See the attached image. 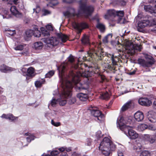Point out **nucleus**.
Masks as SVG:
<instances>
[{
  "label": "nucleus",
  "mask_w": 156,
  "mask_h": 156,
  "mask_svg": "<svg viewBox=\"0 0 156 156\" xmlns=\"http://www.w3.org/2000/svg\"><path fill=\"white\" fill-rule=\"evenodd\" d=\"M81 42L83 44H88L90 43L89 37L86 35H84L81 39Z\"/></svg>",
  "instance_id": "30"
},
{
  "label": "nucleus",
  "mask_w": 156,
  "mask_h": 156,
  "mask_svg": "<svg viewBox=\"0 0 156 156\" xmlns=\"http://www.w3.org/2000/svg\"><path fill=\"white\" fill-rule=\"evenodd\" d=\"M66 151L67 152H69L71 151V147H69L68 148H65Z\"/></svg>",
  "instance_id": "63"
},
{
  "label": "nucleus",
  "mask_w": 156,
  "mask_h": 156,
  "mask_svg": "<svg viewBox=\"0 0 156 156\" xmlns=\"http://www.w3.org/2000/svg\"><path fill=\"white\" fill-rule=\"evenodd\" d=\"M63 14L65 16L69 18L71 16V13L69 11H66L63 12Z\"/></svg>",
  "instance_id": "51"
},
{
  "label": "nucleus",
  "mask_w": 156,
  "mask_h": 156,
  "mask_svg": "<svg viewBox=\"0 0 156 156\" xmlns=\"http://www.w3.org/2000/svg\"><path fill=\"white\" fill-rule=\"evenodd\" d=\"M68 69L67 66L64 64H62L58 68L59 74H60L62 77H63L65 73H66Z\"/></svg>",
  "instance_id": "14"
},
{
  "label": "nucleus",
  "mask_w": 156,
  "mask_h": 156,
  "mask_svg": "<svg viewBox=\"0 0 156 156\" xmlns=\"http://www.w3.org/2000/svg\"><path fill=\"white\" fill-rule=\"evenodd\" d=\"M116 16H117L120 17L118 20L119 22H120V21L122 20V17L124 16V12L123 11H116Z\"/></svg>",
  "instance_id": "31"
},
{
  "label": "nucleus",
  "mask_w": 156,
  "mask_h": 156,
  "mask_svg": "<svg viewBox=\"0 0 156 156\" xmlns=\"http://www.w3.org/2000/svg\"><path fill=\"white\" fill-rule=\"evenodd\" d=\"M138 26L140 28H144L147 26H150V18L139 21L138 23Z\"/></svg>",
  "instance_id": "13"
},
{
  "label": "nucleus",
  "mask_w": 156,
  "mask_h": 156,
  "mask_svg": "<svg viewBox=\"0 0 156 156\" xmlns=\"http://www.w3.org/2000/svg\"><path fill=\"white\" fill-rule=\"evenodd\" d=\"M116 2L119 3V5L121 6L125 5L126 4V2L125 1H116Z\"/></svg>",
  "instance_id": "50"
},
{
  "label": "nucleus",
  "mask_w": 156,
  "mask_h": 156,
  "mask_svg": "<svg viewBox=\"0 0 156 156\" xmlns=\"http://www.w3.org/2000/svg\"><path fill=\"white\" fill-rule=\"evenodd\" d=\"M12 68L7 66L4 64L0 66V71L3 73H6L9 71H11Z\"/></svg>",
  "instance_id": "22"
},
{
  "label": "nucleus",
  "mask_w": 156,
  "mask_h": 156,
  "mask_svg": "<svg viewBox=\"0 0 156 156\" xmlns=\"http://www.w3.org/2000/svg\"><path fill=\"white\" fill-rule=\"evenodd\" d=\"M109 36H110L112 38V35L111 34H109L106 36H105L103 39L102 41L103 43L105 44L107 43L108 42V38Z\"/></svg>",
  "instance_id": "39"
},
{
  "label": "nucleus",
  "mask_w": 156,
  "mask_h": 156,
  "mask_svg": "<svg viewBox=\"0 0 156 156\" xmlns=\"http://www.w3.org/2000/svg\"><path fill=\"white\" fill-rule=\"evenodd\" d=\"M23 48L24 46L20 44L16 46L14 49L16 50H22L23 49Z\"/></svg>",
  "instance_id": "47"
},
{
  "label": "nucleus",
  "mask_w": 156,
  "mask_h": 156,
  "mask_svg": "<svg viewBox=\"0 0 156 156\" xmlns=\"http://www.w3.org/2000/svg\"><path fill=\"white\" fill-rule=\"evenodd\" d=\"M10 10L12 14L16 17L19 16L20 15L21 16L22 15L19 12L16 6H12L10 8Z\"/></svg>",
  "instance_id": "18"
},
{
  "label": "nucleus",
  "mask_w": 156,
  "mask_h": 156,
  "mask_svg": "<svg viewBox=\"0 0 156 156\" xmlns=\"http://www.w3.org/2000/svg\"><path fill=\"white\" fill-rule=\"evenodd\" d=\"M41 32L39 30L34 32V35L35 37H39L41 36Z\"/></svg>",
  "instance_id": "43"
},
{
  "label": "nucleus",
  "mask_w": 156,
  "mask_h": 156,
  "mask_svg": "<svg viewBox=\"0 0 156 156\" xmlns=\"http://www.w3.org/2000/svg\"><path fill=\"white\" fill-rule=\"evenodd\" d=\"M46 29L48 30H53V28L52 26L48 24L46 26Z\"/></svg>",
  "instance_id": "53"
},
{
  "label": "nucleus",
  "mask_w": 156,
  "mask_h": 156,
  "mask_svg": "<svg viewBox=\"0 0 156 156\" xmlns=\"http://www.w3.org/2000/svg\"><path fill=\"white\" fill-rule=\"evenodd\" d=\"M43 15L44 16H45L48 14H49L50 13L49 11L45 9H44L43 10Z\"/></svg>",
  "instance_id": "54"
},
{
  "label": "nucleus",
  "mask_w": 156,
  "mask_h": 156,
  "mask_svg": "<svg viewBox=\"0 0 156 156\" xmlns=\"http://www.w3.org/2000/svg\"><path fill=\"white\" fill-rule=\"evenodd\" d=\"M77 97L80 101H87L88 97L87 94H84L82 93L78 94L77 95Z\"/></svg>",
  "instance_id": "21"
},
{
  "label": "nucleus",
  "mask_w": 156,
  "mask_h": 156,
  "mask_svg": "<svg viewBox=\"0 0 156 156\" xmlns=\"http://www.w3.org/2000/svg\"><path fill=\"white\" fill-rule=\"evenodd\" d=\"M83 1H80V10L78 14L82 13L84 14L86 17L91 16L94 11V8L90 5L87 6L85 3H83Z\"/></svg>",
  "instance_id": "4"
},
{
  "label": "nucleus",
  "mask_w": 156,
  "mask_h": 156,
  "mask_svg": "<svg viewBox=\"0 0 156 156\" xmlns=\"http://www.w3.org/2000/svg\"><path fill=\"white\" fill-rule=\"evenodd\" d=\"M116 11L114 9L108 10L107 11V15H105V18H107L108 16H116Z\"/></svg>",
  "instance_id": "24"
},
{
  "label": "nucleus",
  "mask_w": 156,
  "mask_h": 156,
  "mask_svg": "<svg viewBox=\"0 0 156 156\" xmlns=\"http://www.w3.org/2000/svg\"><path fill=\"white\" fill-rule=\"evenodd\" d=\"M156 136L155 135L145 134L144 135V140L149 142L152 144L154 143L156 141Z\"/></svg>",
  "instance_id": "12"
},
{
  "label": "nucleus",
  "mask_w": 156,
  "mask_h": 156,
  "mask_svg": "<svg viewBox=\"0 0 156 156\" xmlns=\"http://www.w3.org/2000/svg\"><path fill=\"white\" fill-rule=\"evenodd\" d=\"M29 138L31 140H33L34 139V136L33 135H31V134L28 136Z\"/></svg>",
  "instance_id": "58"
},
{
  "label": "nucleus",
  "mask_w": 156,
  "mask_h": 156,
  "mask_svg": "<svg viewBox=\"0 0 156 156\" xmlns=\"http://www.w3.org/2000/svg\"><path fill=\"white\" fill-rule=\"evenodd\" d=\"M51 124L52 125L56 127H58L61 125L60 122H55L53 119L51 120Z\"/></svg>",
  "instance_id": "46"
},
{
  "label": "nucleus",
  "mask_w": 156,
  "mask_h": 156,
  "mask_svg": "<svg viewBox=\"0 0 156 156\" xmlns=\"http://www.w3.org/2000/svg\"><path fill=\"white\" fill-rule=\"evenodd\" d=\"M138 103L142 106L148 107L152 105V102L147 98H141L138 100Z\"/></svg>",
  "instance_id": "10"
},
{
  "label": "nucleus",
  "mask_w": 156,
  "mask_h": 156,
  "mask_svg": "<svg viewBox=\"0 0 156 156\" xmlns=\"http://www.w3.org/2000/svg\"><path fill=\"white\" fill-rule=\"evenodd\" d=\"M151 152L148 151L144 150L141 152L139 156H151Z\"/></svg>",
  "instance_id": "33"
},
{
  "label": "nucleus",
  "mask_w": 156,
  "mask_h": 156,
  "mask_svg": "<svg viewBox=\"0 0 156 156\" xmlns=\"http://www.w3.org/2000/svg\"><path fill=\"white\" fill-rule=\"evenodd\" d=\"M76 101V98L75 97L71 98L68 99V103L70 105L74 104Z\"/></svg>",
  "instance_id": "37"
},
{
  "label": "nucleus",
  "mask_w": 156,
  "mask_h": 156,
  "mask_svg": "<svg viewBox=\"0 0 156 156\" xmlns=\"http://www.w3.org/2000/svg\"><path fill=\"white\" fill-rule=\"evenodd\" d=\"M55 74V72L53 70H51L49 71L45 75V78H51Z\"/></svg>",
  "instance_id": "36"
},
{
  "label": "nucleus",
  "mask_w": 156,
  "mask_h": 156,
  "mask_svg": "<svg viewBox=\"0 0 156 156\" xmlns=\"http://www.w3.org/2000/svg\"><path fill=\"white\" fill-rule=\"evenodd\" d=\"M60 156H68V155L66 152H64L62 153Z\"/></svg>",
  "instance_id": "62"
},
{
  "label": "nucleus",
  "mask_w": 156,
  "mask_h": 156,
  "mask_svg": "<svg viewBox=\"0 0 156 156\" xmlns=\"http://www.w3.org/2000/svg\"><path fill=\"white\" fill-rule=\"evenodd\" d=\"M7 34L11 36H13L16 34L15 30H6Z\"/></svg>",
  "instance_id": "38"
},
{
  "label": "nucleus",
  "mask_w": 156,
  "mask_h": 156,
  "mask_svg": "<svg viewBox=\"0 0 156 156\" xmlns=\"http://www.w3.org/2000/svg\"><path fill=\"white\" fill-rule=\"evenodd\" d=\"M153 106L154 109H156V99L154 100L153 102Z\"/></svg>",
  "instance_id": "60"
},
{
  "label": "nucleus",
  "mask_w": 156,
  "mask_h": 156,
  "mask_svg": "<svg viewBox=\"0 0 156 156\" xmlns=\"http://www.w3.org/2000/svg\"><path fill=\"white\" fill-rule=\"evenodd\" d=\"M156 25V19H151L150 18V26Z\"/></svg>",
  "instance_id": "40"
},
{
  "label": "nucleus",
  "mask_w": 156,
  "mask_h": 156,
  "mask_svg": "<svg viewBox=\"0 0 156 156\" xmlns=\"http://www.w3.org/2000/svg\"><path fill=\"white\" fill-rule=\"evenodd\" d=\"M125 123V121L123 117H121L119 119H117L116 122L117 127L124 132H126V130L127 128H129V126L126 125Z\"/></svg>",
  "instance_id": "7"
},
{
  "label": "nucleus",
  "mask_w": 156,
  "mask_h": 156,
  "mask_svg": "<svg viewBox=\"0 0 156 156\" xmlns=\"http://www.w3.org/2000/svg\"><path fill=\"white\" fill-rule=\"evenodd\" d=\"M34 30H29L25 32V34L27 37H31L33 35H34Z\"/></svg>",
  "instance_id": "35"
},
{
  "label": "nucleus",
  "mask_w": 156,
  "mask_h": 156,
  "mask_svg": "<svg viewBox=\"0 0 156 156\" xmlns=\"http://www.w3.org/2000/svg\"><path fill=\"white\" fill-rule=\"evenodd\" d=\"M80 66L79 65H76L74 67L75 69H79V71L75 72V73L73 70L69 71L66 83L62 87L63 91L61 95L62 97L66 98L71 95V90L73 85H75V88L77 91L86 89L87 88L84 86V85L80 83V76L86 78L92 76L98 77L101 80L100 82L101 83L106 79L105 76L100 72V68L98 65L95 66L94 67L91 66L90 67L89 66V69L88 71H83L84 69L82 68L80 70V68L81 67H80Z\"/></svg>",
  "instance_id": "1"
},
{
  "label": "nucleus",
  "mask_w": 156,
  "mask_h": 156,
  "mask_svg": "<svg viewBox=\"0 0 156 156\" xmlns=\"http://www.w3.org/2000/svg\"><path fill=\"white\" fill-rule=\"evenodd\" d=\"M142 49V48L140 45L136 47V49L138 50L139 51H141Z\"/></svg>",
  "instance_id": "61"
},
{
  "label": "nucleus",
  "mask_w": 156,
  "mask_h": 156,
  "mask_svg": "<svg viewBox=\"0 0 156 156\" xmlns=\"http://www.w3.org/2000/svg\"><path fill=\"white\" fill-rule=\"evenodd\" d=\"M59 151H60L61 152H62L64 151L65 150V148L63 147H60L58 149Z\"/></svg>",
  "instance_id": "59"
},
{
  "label": "nucleus",
  "mask_w": 156,
  "mask_h": 156,
  "mask_svg": "<svg viewBox=\"0 0 156 156\" xmlns=\"http://www.w3.org/2000/svg\"><path fill=\"white\" fill-rule=\"evenodd\" d=\"M74 60L73 57L70 55L68 58V61L71 63H72L74 61Z\"/></svg>",
  "instance_id": "52"
},
{
  "label": "nucleus",
  "mask_w": 156,
  "mask_h": 156,
  "mask_svg": "<svg viewBox=\"0 0 156 156\" xmlns=\"http://www.w3.org/2000/svg\"><path fill=\"white\" fill-rule=\"evenodd\" d=\"M88 110L90 111L91 115L97 118L98 120L102 121L104 118V115L96 107L91 106L89 107Z\"/></svg>",
  "instance_id": "6"
},
{
  "label": "nucleus",
  "mask_w": 156,
  "mask_h": 156,
  "mask_svg": "<svg viewBox=\"0 0 156 156\" xmlns=\"http://www.w3.org/2000/svg\"><path fill=\"white\" fill-rule=\"evenodd\" d=\"M59 153V151L58 150H54L51 151L50 153L51 156H57Z\"/></svg>",
  "instance_id": "45"
},
{
  "label": "nucleus",
  "mask_w": 156,
  "mask_h": 156,
  "mask_svg": "<svg viewBox=\"0 0 156 156\" xmlns=\"http://www.w3.org/2000/svg\"><path fill=\"white\" fill-rule=\"evenodd\" d=\"M74 28L77 30L80 33L83 29L89 28V25L86 22H82L80 23L74 22L72 23Z\"/></svg>",
  "instance_id": "8"
},
{
  "label": "nucleus",
  "mask_w": 156,
  "mask_h": 156,
  "mask_svg": "<svg viewBox=\"0 0 156 156\" xmlns=\"http://www.w3.org/2000/svg\"><path fill=\"white\" fill-rule=\"evenodd\" d=\"M58 37L61 39V41L62 42L65 43L67 40V36L62 33H58L57 34Z\"/></svg>",
  "instance_id": "26"
},
{
  "label": "nucleus",
  "mask_w": 156,
  "mask_h": 156,
  "mask_svg": "<svg viewBox=\"0 0 156 156\" xmlns=\"http://www.w3.org/2000/svg\"><path fill=\"white\" fill-rule=\"evenodd\" d=\"M134 117L135 120L138 122L142 121L144 119L143 113L140 111H137L134 115Z\"/></svg>",
  "instance_id": "16"
},
{
  "label": "nucleus",
  "mask_w": 156,
  "mask_h": 156,
  "mask_svg": "<svg viewBox=\"0 0 156 156\" xmlns=\"http://www.w3.org/2000/svg\"><path fill=\"white\" fill-rule=\"evenodd\" d=\"M126 132H124L130 139L134 140L137 138L139 136L138 134L134 130L131 129L130 126H129V128H127L126 130Z\"/></svg>",
  "instance_id": "9"
},
{
  "label": "nucleus",
  "mask_w": 156,
  "mask_h": 156,
  "mask_svg": "<svg viewBox=\"0 0 156 156\" xmlns=\"http://www.w3.org/2000/svg\"><path fill=\"white\" fill-rule=\"evenodd\" d=\"M33 30H34L33 32H34L35 31L38 30L37 26L36 25H34L33 27Z\"/></svg>",
  "instance_id": "57"
},
{
  "label": "nucleus",
  "mask_w": 156,
  "mask_h": 156,
  "mask_svg": "<svg viewBox=\"0 0 156 156\" xmlns=\"http://www.w3.org/2000/svg\"><path fill=\"white\" fill-rule=\"evenodd\" d=\"M26 80L27 83H29L30 81V79H32L33 78H31L28 76H26Z\"/></svg>",
  "instance_id": "56"
},
{
  "label": "nucleus",
  "mask_w": 156,
  "mask_h": 156,
  "mask_svg": "<svg viewBox=\"0 0 156 156\" xmlns=\"http://www.w3.org/2000/svg\"><path fill=\"white\" fill-rule=\"evenodd\" d=\"M102 133L101 131L99 130L96 133V136L98 139L100 138L102 136Z\"/></svg>",
  "instance_id": "44"
},
{
  "label": "nucleus",
  "mask_w": 156,
  "mask_h": 156,
  "mask_svg": "<svg viewBox=\"0 0 156 156\" xmlns=\"http://www.w3.org/2000/svg\"><path fill=\"white\" fill-rule=\"evenodd\" d=\"M2 118H4L7 119H9L11 121H13L16 119V117L14 116L13 115L11 114H3L1 116Z\"/></svg>",
  "instance_id": "19"
},
{
  "label": "nucleus",
  "mask_w": 156,
  "mask_h": 156,
  "mask_svg": "<svg viewBox=\"0 0 156 156\" xmlns=\"http://www.w3.org/2000/svg\"><path fill=\"white\" fill-rule=\"evenodd\" d=\"M41 81L40 80H36L34 84L37 88H41L42 85L44 84L46 82L44 78L41 79Z\"/></svg>",
  "instance_id": "23"
},
{
  "label": "nucleus",
  "mask_w": 156,
  "mask_h": 156,
  "mask_svg": "<svg viewBox=\"0 0 156 156\" xmlns=\"http://www.w3.org/2000/svg\"><path fill=\"white\" fill-rule=\"evenodd\" d=\"M105 56L110 58L111 62L107 64L105 67L106 70L115 73L117 70L116 66L120 60L119 58L113 55L104 52L103 49L99 47H95L90 48L87 54L83 57L84 59L89 61L101 60Z\"/></svg>",
  "instance_id": "2"
},
{
  "label": "nucleus",
  "mask_w": 156,
  "mask_h": 156,
  "mask_svg": "<svg viewBox=\"0 0 156 156\" xmlns=\"http://www.w3.org/2000/svg\"><path fill=\"white\" fill-rule=\"evenodd\" d=\"M151 7L149 5H145L144 6V8L146 10H149L151 9Z\"/></svg>",
  "instance_id": "55"
},
{
  "label": "nucleus",
  "mask_w": 156,
  "mask_h": 156,
  "mask_svg": "<svg viewBox=\"0 0 156 156\" xmlns=\"http://www.w3.org/2000/svg\"><path fill=\"white\" fill-rule=\"evenodd\" d=\"M150 121L152 122H156V113H154L150 118Z\"/></svg>",
  "instance_id": "42"
},
{
  "label": "nucleus",
  "mask_w": 156,
  "mask_h": 156,
  "mask_svg": "<svg viewBox=\"0 0 156 156\" xmlns=\"http://www.w3.org/2000/svg\"><path fill=\"white\" fill-rule=\"evenodd\" d=\"M57 100L55 98H53L51 102V105L52 107H55L57 104Z\"/></svg>",
  "instance_id": "48"
},
{
  "label": "nucleus",
  "mask_w": 156,
  "mask_h": 156,
  "mask_svg": "<svg viewBox=\"0 0 156 156\" xmlns=\"http://www.w3.org/2000/svg\"><path fill=\"white\" fill-rule=\"evenodd\" d=\"M134 103L132 101H130L124 105L122 107L121 110L124 112L128 109L132 108L134 107Z\"/></svg>",
  "instance_id": "15"
},
{
  "label": "nucleus",
  "mask_w": 156,
  "mask_h": 156,
  "mask_svg": "<svg viewBox=\"0 0 156 156\" xmlns=\"http://www.w3.org/2000/svg\"><path fill=\"white\" fill-rule=\"evenodd\" d=\"M45 42L48 44H49L52 46H56L59 43V41L57 38L55 37H51L45 39Z\"/></svg>",
  "instance_id": "11"
},
{
  "label": "nucleus",
  "mask_w": 156,
  "mask_h": 156,
  "mask_svg": "<svg viewBox=\"0 0 156 156\" xmlns=\"http://www.w3.org/2000/svg\"><path fill=\"white\" fill-rule=\"evenodd\" d=\"M41 30L42 34L44 37H48L50 35L49 31L46 30L45 28L42 27L41 28Z\"/></svg>",
  "instance_id": "28"
},
{
  "label": "nucleus",
  "mask_w": 156,
  "mask_h": 156,
  "mask_svg": "<svg viewBox=\"0 0 156 156\" xmlns=\"http://www.w3.org/2000/svg\"><path fill=\"white\" fill-rule=\"evenodd\" d=\"M142 148V146L140 143L136 142L134 144L133 150L136 152H139L141 151Z\"/></svg>",
  "instance_id": "20"
},
{
  "label": "nucleus",
  "mask_w": 156,
  "mask_h": 156,
  "mask_svg": "<svg viewBox=\"0 0 156 156\" xmlns=\"http://www.w3.org/2000/svg\"><path fill=\"white\" fill-rule=\"evenodd\" d=\"M67 103V101L66 100H60L59 101V104L60 106H64Z\"/></svg>",
  "instance_id": "49"
},
{
  "label": "nucleus",
  "mask_w": 156,
  "mask_h": 156,
  "mask_svg": "<svg viewBox=\"0 0 156 156\" xmlns=\"http://www.w3.org/2000/svg\"><path fill=\"white\" fill-rule=\"evenodd\" d=\"M145 58L147 59L146 61L142 58H139L137 60L138 64L144 68L151 67L155 62L154 59L151 55H147Z\"/></svg>",
  "instance_id": "5"
},
{
  "label": "nucleus",
  "mask_w": 156,
  "mask_h": 156,
  "mask_svg": "<svg viewBox=\"0 0 156 156\" xmlns=\"http://www.w3.org/2000/svg\"><path fill=\"white\" fill-rule=\"evenodd\" d=\"M3 13H4V15H3V18H9L11 17L10 16L9 14V12L7 10H4L3 11Z\"/></svg>",
  "instance_id": "41"
},
{
  "label": "nucleus",
  "mask_w": 156,
  "mask_h": 156,
  "mask_svg": "<svg viewBox=\"0 0 156 156\" xmlns=\"http://www.w3.org/2000/svg\"><path fill=\"white\" fill-rule=\"evenodd\" d=\"M43 43L41 42H37L34 43V48L36 50H40L42 48Z\"/></svg>",
  "instance_id": "29"
},
{
  "label": "nucleus",
  "mask_w": 156,
  "mask_h": 156,
  "mask_svg": "<svg viewBox=\"0 0 156 156\" xmlns=\"http://www.w3.org/2000/svg\"><path fill=\"white\" fill-rule=\"evenodd\" d=\"M51 1L48 4H47L48 6H50L51 7H53V6H55L58 5V2H57L58 1Z\"/></svg>",
  "instance_id": "34"
},
{
  "label": "nucleus",
  "mask_w": 156,
  "mask_h": 156,
  "mask_svg": "<svg viewBox=\"0 0 156 156\" xmlns=\"http://www.w3.org/2000/svg\"><path fill=\"white\" fill-rule=\"evenodd\" d=\"M34 69L32 67H29L27 70V72L25 73V76H28L31 78H33L35 76V74H34Z\"/></svg>",
  "instance_id": "17"
},
{
  "label": "nucleus",
  "mask_w": 156,
  "mask_h": 156,
  "mask_svg": "<svg viewBox=\"0 0 156 156\" xmlns=\"http://www.w3.org/2000/svg\"><path fill=\"white\" fill-rule=\"evenodd\" d=\"M115 147V146L108 137H105L100 143L99 149L105 156H109L111 151L114 150Z\"/></svg>",
  "instance_id": "3"
},
{
  "label": "nucleus",
  "mask_w": 156,
  "mask_h": 156,
  "mask_svg": "<svg viewBox=\"0 0 156 156\" xmlns=\"http://www.w3.org/2000/svg\"><path fill=\"white\" fill-rule=\"evenodd\" d=\"M16 5H18V7L22 9L24 7L23 4V2L22 1L20 2L19 1H12Z\"/></svg>",
  "instance_id": "32"
},
{
  "label": "nucleus",
  "mask_w": 156,
  "mask_h": 156,
  "mask_svg": "<svg viewBox=\"0 0 156 156\" xmlns=\"http://www.w3.org/2000/svg\"><path fill=\"white\" fill-rule=\"evenodd\" d=\"M136 71H133L132 72H130L128 73V74L130 75H132L136 73Z\"/></svg>",
  "instance_id": "64"
},
{
  "label": "nucleus",
  "mask_w": 156,
  "mask_h": 156,
  "mask_svg": "<svg viewBox=\"0 0 156 156\" xmlns=\"http://www.w3.org/2000/svg\"><path fill=\"white\" fill-rule=\"evenodd\" d=\"M96 27L97 29H99L101 33H104L105 30V25L101 23H97Z\"/></svg>",
  "instance_id": "25"
},
{
  "label": "nucleus",
  "mask_w": 156,
  "mask_h": 156,
  "mask_svg": "<svg viewBox=\"0 0 156 156\" xmlns=\"http://www.w3.org/2000/svg\"><path fill=\"white\" fill-rule=\"evenodd\" d=\"M101 98L104 100H108L110 98V95L107 91L103 92L101 94Z\"/></svg>",
  "instance_id": "27"
}]
</instances>
